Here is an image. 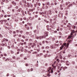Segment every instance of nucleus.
Wrapping results in <instances>:
<instances>
[{
	"label": "nucleus",
	"instance_id": "obj_1",
	"mask_svg": "<svg viewBox=\"0 0 77 77\" xmlns=\"http://www.w3.org/2000/svg\"><path fill=\"white\" fill-rule=\"evenodd\" d=\"M74 33H75V31L74 30L72 31V32L71 33V34L69 36V37H68L67 39H71L70 40H68V43L69 44V43H70L72 41V39H73V36H72V34Z\"/></svg>",
	"mask_w": 77,
	"mask_h": 77
},
{
	"label": "nucleus",
	"instance_id": "obj_2",
	"mask_svg": "<svg viewBox=\"0 0 77 77\" xmlns=\"http://www.w3.org/2000/svg\"><path fill=\"white\" fill-rule=\"evenodd\" d=\"M47 71L48 72L47 74V76L48 77H50L51 76V75L50 74V73H53V69L52 68L51 69V67H49Z\"/></svg>",
	"mask_w": 77,
	"mask_h": 77
},
{
	"label": "nucleus",
	"instance_id": "obj_3",
	"mask_svg": "<svg viewBox=\"0 0 77 77\" xmlns=\"http://www.w3.org/2000/svg\"><path fill=\"white\" fill-rule=\"evenodd\" d=\"M59 44H57L55 43L53 45H51L50 48L52 49L54 48H57V47H59Z\"/></svg>",
	"mask_w": 77,
	"mask_h": 77
},
{
	"label": "nucleus",
	"instance_id": "obj_4",
	"mask_svg": "<svg viewBox=\"0 0 77 77\" xmlns=\"http://www.w3.org/2000/svg\"><path fill=\"white\" fill-rule=\"evenodd\" d=\"M69 43H67V44L66 43L63 44V46H65L64 47V49H65V50H66L67 48H68V46H69Z\"/></svg>",
	"mask_w": 77,
	"mask_h": 77
},
{
	"label": "nucleus",
	"instance_id": "obj_5",
	"mask_svg": "<svg viewBox=\"0 0 77 77\" xmlns=\"http://www.w3.org/2000/svg\"><path fill=\"white\" fill-rule=\"evenodd\" d=\"M27 5L26 6L28 7V8H29L31 7V8H33V5L32 4H29V3H27Z\"/></svg>",
	"mask_w": 77,
	"mask_h": 77
},
{
	"label": "nucleus",
	"instance_id": "obj_6",
	"mask_svg": "<svg viewBox=\"0 0 77 77\" xmlns=\"http://www.w3.org/2000/svg\"><path fill=\"white\" fill-rule=\"evenodd\" d=\"M62 69H63V71H65V69L64 68V67H63V66L61 67L59 69V70L60 71H61L62 70Z\"/></svg>",
	"mask_w": 77,
	"mask_h": 77
},
{
	"label": "nucleus",
	"instance_id": "obj_7",
	"mask_svg": "<svg viewBox=\"0 0 77 77\" xmlns=\"http://www.w3.org/2000/svg\"><path fill=\"white\" fill-rule=\"evenodd\" d=\"M11 3L12 4V5H13L14 6H16V5H17V4L16 3V2H15L14 1H12L11 2Z\"/></svg>",
	"mask_w": 77,
	"mask_h": 77
},
{
	"label": "nucleus",
	"instance_id": "obj_8",
	"mask_svg": "<svg viewBox=\"0 0 77 77\" xmlns=\"http://www.w3.org/2000/svg\"><path fill=\"white\" fill-rule=\"evenodd\" d=\"M58 65V63L56 61H55L54 63H53V65Z\"/></svg>",
	"mask_w": 77,
	"mask_h": 77
},
{
	"label": "nucleus",
	"instance_id": "obj_9",
	"mask_svg": "<svg viewBox=\"0 0 77 77\" xmlns=\"http://www.w3.org/2000/svg\"><path fill=\"white\" fill-rule=\"evenodd\" d=\"M34 46H36V44L35 43H33V45H31V47H32V48H34Z\"/></svg>",
	"mask_w": 77,
	"mask_h": 77
},
{
	"label": "nucleus",
	"instance_id": "obj_10",
	"mask_svg": "<svg viewBox=\"0 0 77 77\" xmlns=\"http://www.w3.org/2000/svg\"><path fill=\"white\" fill-rule=\"evenodd\" d=\"M37 39H42V37L41 36H38L37 37Z\"/></svg>",
	"mask_w": 77,
	"mask_h": 77
},
{
	"label": "nucleus",
	"instance_id": "obj_11",
	"mask_svg": "<svg viewBox=\"0 0 77 77\" xmlns=\"http://www.w3.org/2000/svg\"><path fill=\"white\" fill-rule=\"evenodd\" d=\"M36 4L37 5H38V6H41V3H40L39 2H36Z\"/></svg>",
	"mask_w": 77,
	"mask_h": 77
},
{
	"label": "nucleus",
	"instance_id": "obj_12",
	"mask_svg": "<svg viewBox=\"0 0 77 77\" xmlns=\"http://www.w3.org/2000/svg\"><path fill=\"white\" fill-rule=\"evenodd\" d=\"M21 10H22V8H20L17 10V11H18V12H21Z\"/></svg>",
	"mask_w": 77,
	"mask_h": 77
},
{
	"label": "nucleus",
	"instance_id": "obj_13",
	"mask_svg": "<svg viewBox=\"0 0 77 77\" xmlns=\"http://www.w3.org/2000/svg\"><path fill=\"white\" fill-rule=\"evenodd\" d=\"M54 17L55 18L54 19V21L56 20V19L57 18V15H55L54 16Z\"/></svg>",
	"mask_w": 77,
	"mask_h": 77
},
{
	"label": "nucleus",
	"instance_id": "obj_14",
	"mask_svg": "<svg viewBox=\"0 0 77 77\" xmlns=\"http://www.w3.org/2000/svg\"><path fill=\"white\" fill-rule=\"evenodd\" d=\"M63 47H64V46H63V45L61 47H60V50H61Z\"/></svg>",
	"mask_w": 77,
	"mask_h": 77
},
{
	"label": "nucleus",
	"instance_id": "obj_15",
	"mask_svg": "<svg viewBox=\"0 0 77 77\" xmlns=\"http://www.w3.org/2000/svg\"><path fill=\"white\" fill-rule=\"evenodd\" d=\"M5 45H6V42H5V44H4V43H3L2 44V46L3 47L4 46H5Z\"/></svg>",
	"mask_w": 77,
	"mask_h": 77
},
{
	"label": "nucleus",
	"instance_id": "obj_16",
	"mask_svg": "<svg viewBox=\"0 0 77 77\" xmlns=\"http://www.w3.org/2000/svg\"><path fill=\"white\" fill-rule=\"evenodd\" d=\"M71 6V7L72 6V4H69L68 6V7L69 8H70Z\"/></svg>",
	"mask_w": 77,
	"mask_h": 77
},
{
	"label": "nucleus",
	"instance_id": "obj_17",
	"mask_svg": "<svg viewBox=\"0 0 77 77\" xmlns=\"http://www.w3.org/2000/svg\"><path fill=\"white\" fill-rule=\"evenodd\" d=\"M42 8H43V9H44V8H45V7H44V6H45V4H44V3H42Z\"/></svg>",
	"mask_w": 77,
	"mask_h": 77
},
{
	"label": "nucleus",
	"instance_id": "obj_18",
	"mask_svg": "<svg viewBox=\"0 0 77 77\" xmlns=\"http://www.w3.org/2000/svg\"><path fill=\"white\" fill-rule=\"evenodd\" d=\"M52 66H53V68H52L53 69V68L54 69H56V66H54L52 64Z\"/></svg>",
	"mask_w": 77,
	"mask_h": 77
},
{
	"label": "nucleus",
	"instance_id": "obj_19",
	"mask_svg": "<svg viewBox=\"0 0 77 77\" xmlns=\"http://www.w3.org/2000/svg\"><path fill=\"white\" fill-rule=\"evenodd\" d=\"M49 14L50 15H51L52 14V13H51V11L50 10L49 11Z\"/></svg>",
	"mask_w": 77,
	"mask_h": 77
},
{
	"label": "nucleus",
	"instance_id": "obj_20",
	"mask_svg": "<svg viewBox=\"0 0 77 77\" xmlns=\"http://www.w3.org/2000/svg\"><path fill=\"white\" fill-rule=\"evenodd\" d=\"M35 8H34L31 9V12H33V11H35Z\"/></svg>",
	"mask_w": 77,
	"mask_h": 77
},
{
	"label": "nucleus",
	"instance_id": "obj_21",
	"mask_svg": "<svg viewBox=\"0 0 77 77\" xmlns=\"http://www.w3.org/2000/svg\"><path fill=\"white\" fill-rule=\"evenodd\" d=\"M59 14L60 15H61V17H63V13L59 12Z\"/></svg>",
	"mask_w": 77,
	"mask_h": 77
},
{
	"label": "nucleus",
	"instance_id": "obj_22",
	"mask_svg": "<svg viewBox=\"0 0 77 77\" xmlns=\"http://www.w3.org/2000/svg\"><path fill=\"white\" fill-rule=\"evenodd\" d=\"M22 2L23 3H25V4H26V2H24V0H22Z\"/></svg>",
	"mask_w": 77,
	"mask_h": 77
},
{
	"label": "nucleus",
	"instance_id": "obj_23",
	"mask_svg": "<svg viewBox=\"0 0 77 77\" xmlns=\"http://www.w3.org/2000/svg\"><path fill=\"white\" fill-rule=\"evenodd\" d=\"M65 20H63V21H61V23H65Z\"/></svg>",
	"mask_w": 77,
	"mask_h": 77
},
{
	"label": "nucleus",
	"instance_id": "obj_24",
	"mask_svg": "<svg viewBox=\"0 0 77 77\" xmlns=\"http://www.w3.org/2000/svg\"><path fill=\"white\" fill-rule=\"evenodd\" d=\"M19 32H20V33H21V34H22V33H23V30L20 31Z\"/></svg>",
	"mask_w": 77,
	"mask_h": 77
},
{
	"label": "nucleus",
	"instance_id": "obj_25",
	"mask_svg": "<svg viewBox=\"0 0 77 77\" xmlns=\"http://www.w3.org/2000/svg\"><path fill=\"white\" fill-rule=\"evenodd\" d=\"M11 54H13V53H14V52L12 50L11 51Z\"/></svg>",
	"mask_w": 77,
	"mask_h": 77
},
{
	"label": "nucleus",
	"instance_id": "obj_26",
	"mask_svg": "<svg viewBox=\"0 0 77 77\" xmlns=\"http://www.w3.org/2000/svg\"><path fill=\"white\" fill-rule=\"evenodd\" d=\"M8 44L9 45H11V43L10 42H9L8 43Z\"/></svg>",
	"mask_w": 77,
	"mask_h": 77
},
{
	"label": "nucleus",
	"instance_id": "obj_27",
	"mask_svg": "<svg viewBox=\"0 0 77 77\" xmlns=\"http://www.w3.org/2000/svg\"><path fill=\"white\" fill-rule=\"evenodd\" d=\"M3 48L2 47H0V51H2V50Z\"/></svg>",
	"mask_w": 77,
	"mask_h": 77
},
{
	"label": "nucleus",
	"instance_id": "obj_28",
	"mask_svg": "<svg viewBox=\"0 0 77 77\" xmlns=\"http://www.w3.org/2000/svg\"><path fill=\"white\" fill-rule=\"evenodd\" d=\"M60 60H59V59H57V62L59 63V62Z\"/></svg>",
	"mask_w": 77,
	"mask_h": 77
},
{
	"label": "nucleus",
	"instance_id": "obj_29",
	"mask_svg": "<svg viewBox=\"0 0 77 77\" xmlns=\"http://www.w3.org/2000/svg\"><path fill=\"white\" fill-rule=\"evenodd\" d=\"M72 27H73V29H75V26H72Z\"/></svg>",
	"mask_w": 77,
	"mask_h": 77
},
{
	"label": "nucleus",
	"instance_id": "obj_30",
	"mask_svg": "<svg viewBox=\"0 0 77 77\" xmlns=\"http://www.w3.org/2000/svg\"><path fill=\"white\" fill-rule=\"evenodd\" d=\"M16 15H19V13H18V12H17L16 13Z\"/></svg>",
	"mask_w": 77,
	"mask_h": 77
},
{
	"label": "nucleus",
	"instance_id": "obj_31",
	"mask_svg": "<svg viewBox=\"0 0 77 77\" xmlns=\"http://www.w3.org/2000/svg\"><path fill=\"white\" fill-rule=\"evenodd\" d=\"M29 42H32V39L31 38L29 39Z\"/></svg>",
	"mask_w": 77,
	"mask_h": 77
},
{
	"label": "nucleus",
	"instance_id": "obj_32",
	"mask_svg": "<svg viewBox=\"0 0 77 77\" xmlns=\"http://www.w3.org/2000/svg\"><path fill=\"white\" fill-rule=\"evenodd\" d=\"M0 17H3V14H1L0 16Z\"/></svg>",
	"mask_w": 77,
	"mask_h": 77
},
{
	"label": "nucleus",
	"instance_id": "obj_33",
	"mask_svg": "<svg viewBox=\"0 0 77 77\" xmlns=\"http://www.w3.org/2000/svg\"><path fill=\"white\" fill-rule=\"evenodd\" d=\"M1 4L2 5H4V3H3V2H1Z\"/></svg>",
	"mask_w": 77,
	"mask_h": 77
},
{
	"label": "nucleus",
	"instance_id": "obj_34",
	"mask_svg": "<svg viewBox=\"0 0 77 77\" xmlns=\"http://www.w3.org/2000/svg\"><path fill=\"white\" fill-rule=\"evenodd\" d=\"M24 50V52L25 53H27V50L26 49H25Z\"/></svg>",
	"mask_w": 77,
	"mask_h": 77
},
{
	"label": "nucleus",
	"instance_id": "obj_35",
	"mask_svg": "<svg viewBox=\"0 0 77 77\" xmlns=\"http://www.w3.org/2000/svg\"><path fill=\"white\" fill-rule=\"evenodd\" d=\"M46 9H48V6H46Z\"/></svg>",
	"mask_w": 77,
	"mask_h": 77
},
{
	"label": "nucleus",
	"instance_id": "obj_36",
	"mask_svg": "<svg viewBox=\"0 0 77 77\" xmlns=\"http://www.w3.org/2000/svg\"><path fill=\"white\" fill-rule=\"evenodd\" d=\"M4 41H5V40L4 39H2V41H1L2 42H4Z\"/></svg>",
	"mask_w": 77,
	"mask_h": 77
},
{
	"label": "nucleus",
	"instance_id": "obj_37",
	"mask_svg": "<svg viewBox=\"0 0 77 77\" xmlns=\"http://www.w3.org/2000/svg\"><path fill=\"white\" fill-rule=\"evenodd\" d=\"M28 11H29V12H32L31 9H29Z\"/></svg>",
	"mask_w": 77,
	"mask_h": 77
},
{
	"label": "nucleus",
	"instance_id": "obj_38",
	"mask_svg": "<svg viewBox=\"0 0 77 77\" xmlns=\"http://www.w3.org/2000/svg\"><path fill=\"white\" fill-rule=\"evenodd\" d=\"M9 1H8V0L7 1H5V2H6V3H9Z\"/></svg>",
	"mask_w": 77,
	"mask_h": 77
},
{
	"label": "nucleus",
	"instance_id": "obj_39",
	"mask_svg": "<svg viewBox=\"0 0 77 77\" xmlns=\"http://www.w3.org/2000/svg\"><path fill=\"white\" fill-rule=\"evenodd\" d=\"M32 45V43L31 42L29 44V45Z\"/></svg>",
	"mask_w": 77,
	"mask_h": 77
},
{
	"label": "nucleus",
	"instance_id": "obj_40",
	"mask_svg": "<svg viewBox=\"0 0 77 77\" xmlns=\"http://www.w3.org/2000/svg\"><path fill=\"white\" fill-rule=\"evenodd\" d=\"M47 4L48 5V6H49L50 5V2H48L47 3Z\"/></svg>",
	"mask_w": 77,
	"mask_h": 77
},
{
	"label": "nucleus",
	"instance_id": "obj_41",
	"mask_svg": "<svg viewBox=\"0 0 77 77\" xmlns=\"http://www.w3.org/2000/svg\"><path fill=\"white\" fill-rule=\"evenodd\" d=\"M8 60H9V59L8 58H7L5 60V61H7Z\"/></svg>",
	"mask_w": 77,
	"mask_h": 77
},
{
	"label": "nucleus",
	"instance_id": "obj_42",
	"mask_svg": "<svg viewBox=\"0 0 77 77\" xmlns=\"http://www.w3.org/2000/svg\"><path fill=\"white\" fill-rule=\"evenodd\" d=\"M9 32L10 33H11V34L12 33V31L11 30H10L9 31Z\"/></svg>",
	"mask_w": 77,
	"mask_h": 77
},
{
	"label": "nucleus",
	"instance_id": "obj_43",
	"mask_svg": "<svg viewBox=\"0 0 77 77\" xmlns=\"http://www.w3.org/2000/svg\"><path fill=\"white\" fill-rule=\"evenodd\" d=\"M19 37H20H20H21V36H22L21 35V34H19L18 35Z\"/></svg>",
	"mask_w": 77,
	"mask_h": 77
},
{
	"label": "nucleus",
	"instance_id": "obj_44",
	"mask_svg": "<svg viewBox=\"0 0 77 77\" xmlns=\"http://www.w3.org/2000/svg\"><path fill=\"white\" fill-rule=\"evenodd\" d=\"M51 6H54V5L53 3H51Z\"/></svg>",
	"mask_w": 77,
	"mask_h": 77
},
{
	"label": "nucleus",
	"instance_id": "obj_45",
	"mask_svg": "<svg viewBox=\"0 0 77 77\" xmlns=\"http://www.w3.org/2000/svg\"><path fill=\"white\" fill-rule=\"evenodd\" d=\"M66 6H68V3L67 2H66Z\"/></svg>",
	"mask_w": 77,
	"mask_h": 77
},
{
	"label": "nucleus",
	"instance_id": "obj_46",
	"mask_svg": "<svg viewBox=\"0 0 77 77\" xmlns=\"http://www.w3.org/2000/svg\"><path fill=\"white\" fill-rule=\"evenodd\" d=\"M23 20H27V19L26 18V17H23Z\"/></svg>",
	"mask_w": 77,
	"mask_h": 77
},
{
	"label": "nucleus",
	"instance_id": "obj_47",
	"mask_svg": "<svg viewBox=\"0 0 77 77\" xmlns=\"http://www.w3.org/2000/svg\"><path fill=\"white\" fill-rule=\"evenodd\" d=\"M29 26H32V23H29Z\"/></svg>",
	"mask_w": 77,
	"mask_h": 77
},
{
	"label": "nucleus",
	"instance_id": "obj_48",
	"mask_svg": "<svg viewBox=\"0 0 77 77\" xmlns=\"http://www.w3.org/2000/svg\"><path fill=\"white\" fill-rule=\"evenodd\" d=\"M7 47L8 48H9V49H10V48H11V47H10V46H7Z\"/></svg>",
	"mask_w": 77,
	"mask_h": 77
},
{
	"label": "nucleus",
	"instance_id": "obj_49",
	"mask_svg": "<svg viewBox=\"0 0 77 77\" xmlns=\"http://www.w3.org/2000/svg\"><path fill=\"white\" fill-rule=\"evenodd\" d=\"M20 5H22V2H20Z\"/></svg>",
	"mask_w": 77,
	"mask_h": 77
},
{
	"label": "nucleus",
	"instance_id": "obj_50",
	"mask_svg": "<svg viewBox=\"0 0 77 77\" xmlns=\"http://www.w3.org/2000/svg\"><path fill=\"white\" fill-rule=\"evenodd\" d=\"M38 17V15H35V18H37Z\"/></svg>",
	"mask_w": 77,
	"mask_h": 77
},
{
	"label": "nucleus",
	"instance_id": "obj_51",
	"mask_svg": "<svg viewBox=\"0 0 77 77\" xmlns=\"http://www.w3.org/2000/svg\"><path fill=\"white\" fill-rule=\"evenodd\" d=\"M5 40L6 41H7V42L8 41V39L5 38Z\"/></svg>",
	"mask_w": 77,
	"mask_h": 77
},
{
	"label": "nucleus",
	"instance_id": "obj_52",
	"mask_svg": "<svg viewBox=\"0 0 77 77\" xmlns=\"http://www.w3.org/2000/svg\"><path fill=\"white\" fill-rule=\"evenodd\" d=\"M2 58L3 60H5L6 59V57H2Z\"/></svg>",
	"mask_w": 77,
	"mask_h": 77
},
{
	"label": "nucleus",
	"instance_id": "obj_53",
	"mask_svg": "<svg viewBox=\"0 0 77 77\" xmlns=\"http://www.w3.org/2000/svg\"><path fill=\"white\" fill-rule=\"evenodd\" d=\"M0 38H3V35L1 34H0Z\"/></svg>",
	"mask_w": 77,
	"mask_h": 77
},
{
	"label": "nucleus",
	"instance_id": "obj_54",
	"mask_svg": "<svg viewBox=\"0 0 77 77\" xmlns=\"http://www.w3.org/2000/svg\"><path fill=\"white\" fill-rule=\"evenodd\" d=\"M40 51V49H37V51H38V52H39V51Z\"/></svg>",
	"mask_w": 77,
	"mask_h": 77
},
{
	"label": "nucleus",
	"instance_id": "obj_55",
	"mask_svg": "<svg viewBox=\"0 0 77 77\" xmlns=\"http://www.w3.org/2000/svg\"><path fill=\"white\" fill-rule=\"evenodd\" d=\"M20 44L21 45H24V43H20Z\"/></svg>",
	"mask_w": 77,
	"mask_h": 77
},
{
	"label": "nucleus",
	"instance_id": "obj_56",
	"mask_svg": "<svg viewBox=\"0 0 77 77\" xmlns=\"http://www.w3.org/2000/svg\"><path fill=\"white\" fill-rule=\"evenodd\" d=\"M21 42H24V41L23 40L21 39Z\"/></svg>",
	"mask_w": 77,
	"mask_h": 77
},
{
	"label": "nucleus",
	"instance_id": "obj_57",
	"mask_svg": "<svg viewBox=\"0 0 77 77\" xmlns=\"http://www.w3.org/2000/svg\"><path fill=\"white\" fill-rule=\"evenodd\" d=\"M15 33H16V32H15V31H14L13 32V34H15Z\"/></svg>",
	"mask_w": 77,
	"mask_h": 77
},
{
	"label": "nucleus",
	"instance_id": "obj_58",
	"mask_svg": "<svg viewBox=\"0 0 77 77\" xmlns=\"http://www.w3.org/2000/svg\"><path fill=\"white\" fill-rule=\"evenodd\" d=\"M29 33V32H26V35H28Z\"/></svg>",
	"mask_w": 77,
	"mask_h": 77
},
{
	"label": "nucleus",
	"instance_id": "obj_59",
	"mask_svg": "<svg viewBox=\"0 0 77 77\" xmlns=\"http://www.w3.org/2000/svg\"><path fill=\"white\" fill-rule=\"evenodd\" d=\"M22 38H24V39L25 38V36L24 35H22Z\"/></svg>",
	"mask_w": 77,
	"mask_h": 77
},
{
	"label": "nucleus",
	"instance_id": "obj_60",
	"mask_svg": "<svg viewBox=\"0 0 77 77\" xmlns=\"http://www.w3.org/2000/svg\"><path fill=\"white\" fill-rule=\"evenodd\" d=\"M20 51H22V52H23L24 51V50L23 49H20Z\"/></svg>",
	"mask_w": 77,
	"mask_h": 77
},
{
	"label": "nucleus",
	"instance_id": "obj_61",
	"mask_svg": "<svg viewBox=\"0 0 77 77\" xmlns=\"http://www.w3.org/2000/svg\"><path fill=\"white\" fill-rule=\"evenodd\" d=\"M25 66H29V64L27 63H26V64Z\"/></svg>",
	"mask_w": 77,
	"mask_h": 77
},
{
	"label": "nucleus",
	"instance_id": "obj_62",
	"mask_svg": "<svg viewBox=\"0 0 77 77\" xmlns=\"http://www.w3.org/2000/svg\"><path fill=\"white\" fill-rule=\"evenodd\" d=\"M49 47L48 46H46V48H47V49L49 48Z\"/></svg>",
	"mask_w": 77,
	"mask_h": 77
},
{
	"label": "nucleus",
	"instance_id": "obj_63",
	"mask_svg": "<svg viewBox=\"0 0 77 77\" xmlns=\"http://www.w3.org/2000/svg\"><path fill=\"white\" fill-rule=\"evenodd\" d=\"M16 32H17V33H19V30H17L16 31Z\"/></svg>",
	"mask_w": 77,
	"mask_h": 77
},
{
	"label": "nucleus",
	"instance_id": "obj_64",
	"mask_svg": "<svg viewBox=\"0 0 77 77\" xmlns=\"http://www.w3.org/2000/svg\"><path fill=\"white\" fill-rule=\"evenodd\" d=\"M13 59H15V57L14 56L13 57Z\"/></svg>",
	"mask_w": 77,
	"mask_h": 77
}]
</instances>
